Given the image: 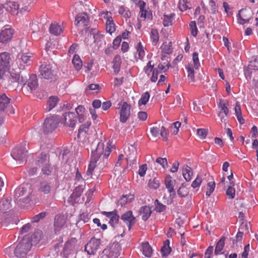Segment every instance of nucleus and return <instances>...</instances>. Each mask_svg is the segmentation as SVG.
I'll list each match as a JSON object with an SVG mask.
<instances>
[{
  "label": "nucleus",
  "instance_id": "f257e3e1",
  "mask_svg": "<svg viewBox=\"0 0 258 258\" xmlns=\"http://www.w3.org/2000/svg\"><path fill=\"white\" fill-rule=\"evenodd\" d=\"M110 145H107L104 150V144L102 142H93L91 145V157L86 174L92 175L95 168L102 169L106 164L107 157L110 154Z\"/></svg>",
  "mask_w": 258,
  "mask_h": 258
},
{
  "label": "nucleus",
  "instance_id": "f03ea898",
  "mask_svg": "<svg viewBox=\"0 0 258 258\" xmlns=\"http://www.w3.org/2000/svg\"><path fill=\"white\" fill-rule=\"evenodd\" d=\"M40 236V234L36 233L32 235L31 239L29 237H25L17 245L13 244L6 248L5 252L11 257H13L14 255L18 257H24L31 249L32 244L39 241Z\"/></svg>",
  "mask_w": 258,
  "mask_h": 258
},
{
  "label": "nucleus",
  "instance_id": "7ed1b4c3",
  "mask_svg": "<svg viewBox=\"0 0 258 258\" xmlns=\"http://www.w3.org/2000/svg\"><path fill=\"white\" fill-rule=\"evenodd\" d=\"M24 69V66H0V84L8 88L18 82Z\"/></svg>",
  "mask_w": 258,
  "mask_h": 258
},
{
  "label": "nucleus",
  "instance_id": "20e7f679",
  "mask_svg": "<svg viewBox=\"0 0 258 258\" xmlns=\"http://www.w3.org/2000/svg\"><path fill=\"white\" fill-rule=\"evenodd\" d=\"M36 164L41 168V174L44 176L51 175L56 169V166L50 162V156L47 153H41L37 157Z\"/></svg>",
  "mask_w": 258,
  "mask_h": 258
},
{
  "label": "nucleus",
  "instance_id": "39448f33",
  "mask_svg": "<svg viewBox=\"0 0 258 258\" xmlns=\"http://www.w3.org/2000/svg\"><path fill=\"white\" fill-rule=\"evenodd\" d=\"M39 71L41 77L50 82H55L58 79L57 72L52 70L51 66H40Z\"/></svg>",
  "mask_w": 258,
  "mask_h": 258
},
{
  "label": "nucleus",
  "instance_id": "423d86ee",
  "mask_svg": "<svg viewBox=\"0 0 258 258\" xmlns=\"http://www.w3.org/2000/svg\"><path fill=\"white\" fill-rule=\"evenodd\" d=\"M59 120L57 116H51L48 117L44 120L43 130L45 134L52 133L58 126Z\"/></svg>",
  "mask_w": 258,
  "mask_h": 258
},
{
  "label": "nucleus",
  "instance_id": "0eeeda50",
  "mask_svg": "<svg viewBox=\"0 0 258 258\" xmlns=\"http://www.w3.org/2000/svg\"><path fill=\"white\" fill-rule=\"evenodd\" d=\"M27 150L24 147L14 148L12 153L13 158L17 161H19V164H22L26 160Z\"/></svg>",
  "mask_w": 258,
  "mask_h": 258
},
{
  "label": "nucleus",
  "instance_id": "6e6552de",
  "mask_svg": "<svg viewBox=\"0 0 258 258\" xmlns=\"http://www.w3.org/2000/svg\"><path fill=\"white\" fill-rule=\"evenodd\" d=\"M100 245V240L93 238L87 243L85 249L89 254H94L99 248Z\"/></svg>",
  "mask_w": 258,
  "mask_h": 258
},
{
  "label": "nucleus",
  "instance_id": "1a4fd4ad",
  "mask_svg": "<svg viewBox=\"0 0 258 258\" xmlns=\"http://www.w3.org/2000/svg\"><path fill=\"white\" fill-rule=\"evenodd\" d=\"M131 106L126 102H123L120 110V121L125 123L130 116Z\"/></svg>",
  "mask_w": 258,
  "mask_h": 258
},
{
  "label": "nucleus",
  "instance_id": "9d476101",
  "mask_svg": "<svg viewBox=\"0 0 258 258\" xmlns=\"http://www.w3.org/2000/svg\"><path fill=\"white\" fill-rule=\"evenodd\" d=\"M63 123L66 126L74 127L77 122L76 116L74 112H66L63 115Z\"/></svg>",
  "mask_w": 258,
  "mask_h": 258
},
{
  "label": "nucleus",
  "instance_id": "9b49d317",
  "mask_svg": "<svg viewBox=\"0 0 258 258\" xmlns=\"http://www.w3.org/2000/svg\"><path fill=\"white\" fill-rule=\"evenodd\" d=\"M121 247L118 244H113L104 250V253L108 254L110 258H117L120 255Z\"/></svg>",
  "mask_w": 258,
  "mask_h": 258
},
{
  "label": "nucleus",
  "instance_id": "f8f14e48",
  "mask_svg": "<svg viewBox=\"0 0 258 258\" xmlns=\"http://www.w3.org/2000/svg\"><path fill=\"white\" fill-rule=\"evenodd\" d=\"M120 219L127 225L129 229H131L136 223V218L132 211L125 212L121 215Z\"/></svg>",
  "mask_w": 258,
  "mask_h": 258
},
{
  "label": "nucleus",
  "instance_id": "ddd939ff",
  "mask_svg": "<svg viewBox=\"0 0 258 258\" xmlns=\"http://www.w3.org/2000/svg\"><path fill=\"white\" fill-rule=\"evenodd\" d=\"M101 214L105 215L109 219V223L113 227L118 223L119 216L117 213V211L114 210L111 212L102 211Z\"/></svg>",
  "mask_w": 258,
  "mask_h": 258
},
{
  "label": "nucleus",
  "instance_id": "4468645a",
  "mask_svg": "<svg viewBox=\"0 0 258 258\" xmlns=\"http://www.w3.org/2000/svg\"><path fill=\"white\" fill-rule=\"evenodd\" d=\"M176 181L172 179L170 175L167 176L165 178V184L168 191L170 193V198H173L175 196V191L174 188Z\"/></svg>",
  "mask_w": 258,
  "mask_h": 258
},
{
  "label": "nucleus",
  "instance_id": "2eb2a0df",
  "mask_svg": "<svg viewBox=\"0 0 258 258\" xmlns=\"http://www.w3.org/2000/svg\"><path fill=\"white\" fill-rule=\"evenodd\" d=\"M89 23V18L86 13H80L75 17V25L77 26H86Z\"/></svg>",
  "mask_w": 258,
  "mask_h": 258
},
{
  "label": "nucleus",
  "instance_id": "dca6fc26",
  "mask_svg": "<svg viewBox=\"0 0 258 258\" xmlns=\"http://www.w3.org/2000/svg\"><path fill=\"white\" fill-rule=\"evenodd\" d=\"M66 222V219L63 215H57L55 216L53 226L55 233L59 232L62 229Z\"/></svg>",
  "mask_w": 258,
  "mask_h": 258
},
{
  "label": "nucleus",
  "instance_id": "f3484780",
  "mask_svg": "<svg viewBox=\"0 0 258 258\" xmlns=\"http://www.w3.org/2000/svg\"><path fill=\"white\" fill-rule=\"evenodd\" d=\"M144 70L148 76L152 75L150 79L152 82H155L157 80L159 72L157 68H154V66H146Z\"/></svg>",
  "mask_w": 258,
  "mask_h": 258
},
{
  "label": "nucleus",
  "instance_id": "a211bd4d",
  "mask_svg": "<svg viewBox=\"0 0 258 258\" xmlns=\"http://www.w3.org/2000/svg\"><path fill=\"white\" fill-rule=\"evenodd\" d=\"M13 31L10 28H5L0 33V42L2 43H7L12 38Z\"/></svg>",
  "mask_w": 258,
  "mask_h": 258
},
{
  "label": "nucleus",
  "instance_id": "6ab92c4d",
  "mask_svg": "<svg viewBox=\"0 0 258 258\" xmlns=\"http://www.w3.org/2000/svg\"><path fill=\"white\" fill-rule=\"evenodd\" d=\"M244 74L247 80H250L252 75L258 74V68L256 66H246L243 68Z\"/></svg>",
  "mask_w": 258,
  "mask_h": 258
},
{
  "label": "nucleus",
  "instance_id": "aec40b11",
  "mask_svg": "<svg viewBox=\"0 0 258 258\" xmlns=\"http://www.w3.org/2000/svg\"><path fill=\"white\" fill-rule=\"evenodd\" d=\"M172 52V43L171 42H169L168 45H164L163 46V50H162V56L161 59L162 60H166V62H164L163 64H170V60H168L167 59V55L170 54Z\"/></svg>",
  "mask_w": 258,
  "mask_h": 258
},
{
  "label": "nucleus",
  "instance_id": "412c9836",
  "mask_svg": "<svg viewBox=\"0 0 258 258\" xmlns=\"http://www.w3.org/2000/svg\"><path fill=\"white\" fill-rule=\"evenodd\" d=\"M33 63V57L28 56L25 54H19L16 58V63L22 64L23 63H29V64Z\"/></svg>",
  "mask_w": 258,
  "mask_h": 258
},
{
  "label": "nucleus",
  "instance_id": "4be33fe9",
  "mask_svg": "<svg viewBox=\"0 0 258 258\" xmlns=\"http://www.w3.org/2000/svg\"><path fill=\"white\" fill-rule=\"evenodd\" d=\"M140 250L148 257L151 256L153 253V249L148 242H143L140 244Z\"/></svg>",
  "mask_w": 258,
  "mask_h": 258
},
{
  "label": "nucleus",
  "instance_id": "5701e85b",
  "mask_svg": "<svg viewBox=\"0 0 258 258\" xmlns=\"http://www.w3.org/2000/svg\"><path fill=\"white\" fill-rule=\"evenodd\" d=\"M11 207V199L4 197L0 200V212L6 213Z\"/></svg>",
  "mask_w": 258,
  "mask_h": 258
},
{
  "label": "nucleus",
  "instance_id": "b1692460",
  "mask_svg": "<svg viewBox=\"0 0 258 258\" xmlns=\"http://www.w3.org/2000/svg\"><path fill=\"white\" fill-rule=\"evenodd\" d=\"M50 183L46 180L40 182L38 191L45 195L48 194L51 191Z\"/></svg>",
  "mask_w": 258,
  "mask_h": 258
},
{
  "label": "nucleus",
  "instance_id": "393cba45",
  "mask_svg": "<svg viewBox=\"0 0 258 258\" xmlns=\"http://www.w3.org/2000/svg\"><path fill=\"white\" fill-rule=\"evenodd\" d=\"M140 214L142 215V219L146 221L150 217L152 211L149 206H145L140 208Z\"/></svg>",
  "mask_w": 258,
  "mask_h": 258
},
{
  "label": "nucleus",
  "instance_id": "a878e982",
  "mask_svg": "<svg viewBox=\"0 0 258 258\" xmlns=\"http://www.w3.org/2000/svg\"><path fill=\"white\" fill-rule=\"evenodd\" d=\"M134 200V196L131 194L122 196L117 201V205L123 206L128 203H131Z\"/></svg>",
  "mask_w": 258,
  "mask_h": 258
},
{
  "label": "nucleus",
  "instance_id": "bb28decb",
  "mask_svg": "<svg viewBox=\"0 0 258 258\" xmlns=\"http://www.w3.org/2000/svg\"><path fill=\"white\" fill-rule=\"evenodd\" d=\"M243 13H251V11L250 10H247L246 9H242L239 11L237 17L238 23L240 24H244L249 22V18H243Z\"/></svg>",
  "mask_w": 258,
  "mask_h": 258
},
{
  "label": "nucleus",
  "instance_id": "cd10ccee",
  "mask_svg": "<svg viewBox=\"0 0 258 258\" xmlns=\"http://www.w3.org/2000/svg\"><path fill=\"white\" fill-rule=\"evenodd\" d=\"M27 191L26 187H25L24 185H20L15 190L14 198L16 200H18L20 197L25 196Z\"/></svg>",
  "mask_w": 258,
  "mask_h": 258
},
{
  "label": "nucleus",
  "instance_id": "c85d7f7f",
  "mask_svg": "<svg viewBox=\"0 0 258 258\" xmlns=\"http://www.w3.org/2000/svg\"><path fill=\"white\" fill-rule=\"evenodd\" d=\"M182 175L186 181H190L193 176L191 168L187 165H185L182 168Z\"/></svg>",
  "mask_w": 258,
  "mask_h": 258
},
{
  "label": "nucleus",
  "instance_id": "c756f323",
  "mask_svg": "<svg viewBox=\"0 0 258 258\" xmlns=\"http://www.w3.org/2000/svg\"><path fill=\"white\" fill-rule=\"evenodd\" d=\"M12 62L11 54L7 52L0 53V64H10Z\"/></svg>",
  "mask_w": 258,
  "mask_h": 258
},
{
  "label": "nucleus",
  "instance_id": "7c9ffc66",
  "mask_svg": "<svg viewBox=\"0 0 258 258\" xmlns=\"http://www.w3.org/2000/svg\"><path fill=\"white\" fill-rule=\"evenodd\" d=\"M58 101V98L56 96H50L48 99L46 110L50 111L55 107Z\"/></svg>",
  "mask_w": 258,
  "mask_h": 258
},
{
  "label": "nucleus",
  "instance_id": "2f4dec72",
  "mask_svg": "<svg viewBox=\"0 0 258 258\" xmlns=\"http://www.w3.org/2000/svg\"><path fill=\"white\" fill-rule=\"evenodd\" d=\"M10 99H9L5 94L0 96V110L4 111L5 109L9 105Z\"/></svg>",
  "mask_w": 258,
  "mask_h": 258
},
{
  "label": "nucleus",
  "instance_id": "473e14b6",
  "mask_svg": "<svg viewBox=\"0 0 258 258\" xmlns=\"http://www.w3.org/2000/svg\"><path fill=\"white\" fill-rule=\"evenodd\" d=\"M186 69L188 72L187 77L191 82H195L194 74L196 71L198 70V66H186Z\"/></svg>",
  "mask_w": 258,
  "mask_h": 258
},
{
  "label": "nucleus",
  "instance_id": "72a5a7b5",
  "mask_svg": "<svg viewBox=\"0 0 258 258\" xmlns=\"http://www.w3.org/2000/svg\"><path fill=\"white\" fill-rule=\"evenodd\" d=\"M28 86L31 90H35L38 86V80L36 75L32 74L30 76L28 82Z\"/></svg>",
  "mask_w": 258,
  "mask_h": 258
},
{
  "label": "nucleus",
  "instance_id": "f704fd0d",
  "mask_svg": "<svg viewBox=\"0 0 258 258\" xmlns=\"http://www.w3.org/2000/svg\"><path fill=\"white\" fill-rule=\"evenodd\" d=\"M228 106V102L227 100L220 99L218 104V107L220 109L219 113H221V114L224 113L225 114H228L229 109Z\"/></svg>",
  "mask_w": 258,
  "mask_h": 258
},
{
  "label": "nucleus",
  "instance_id": "c9c22d12",
  "mask_svg": "<svg viewBox=\"0 0 258 258\" xmlns=\"http://www.w3.org/2000/svg\"><path fill=\"white\" fill-rule=\"evenodd\" d=\"M225 239L226 238L222 236L217 243L214 252L216 255H218L221 253V252L223 250L225 245Z\"/></svg>",
  "mask_w": 258,
  "mask_h": 258
},
{
  "label": "nucleus",
  "instance_id": "e433bc0d",
  "mask_svg": "<svg viewBox=\"0 0 258 258\" xmlns=\"http://www.w3.org/2000/svg\"><path fill=\"white\" fill-rule=\"evenodd\" d=\"M91 124V121H88L80 126L78 134V138H80L81 135L83 136L88 133Z\"/></svg>",
  "mask_w": 258,
  "mask_h": 258
},
{
  "label": "nucleus",
  "instance_id": "4c0bfd02",
  "mask_svg": "<svg viewBox=\"0 0 258 258\" xmlns=\"http://www.w3.org/2000/svg\"><path fill=\"white\" fill-rule=\"evenodd\" d=\"M49 31L50 33L56 36L60 35L62 32V30L60 26L55 23H52L50 25Z\"/></svg>",
  "mask_w": 258,
  "mask_h": 258
},
{
  "label": "nucleus",
  "instance_id": "58836bf2",
  "mask_svg": "<svg viewBox=\"0 0 258 258\" xmlns=\"http://www.w3.org/2000/svg\"><path fill=\"white\" fill-rule=\"evenodd\" d=\"M106 29L107 32L111 34L115 31V24L111 17L108 18L106 23Z\"/></svg>",
  "mask_w": 258,
  "mask_h": 258
},
{
  "label": "nucleus",
  "instance_id": "ea45409f",
  "mask_svg": "<svg viewBox=\"0 0 258 258\" xmlns=\"http://www.w3.org/2000/svg\"><path fill=\"white\" fill-rule=\"evenodd\" d=\"M171 251V248L169 246V240H166L164 242L163 246L161 249V252L162 256L168 255Z\"/></svg>",
  "mask_w": 258,
  "mask_h": 258
},
{
  "label": "nucleus",
  "instance_id": "a19ab883",
  "mask_svg": "<svg viewBox=\"0 0 258 258\" xmlns=\"http://www.w3.org/2000/svg\"><path fill=\"white\" fill-rule=\"evenodd\" d=\"M76 112L78 116V119L80 122H83L84 120L85 108L82 105H79L76 108Z\"/></svg>",
  "mask_w": 258,
  "mask_h": 258
},
{
  "label": "nucleus",
  "instance_id": "79ce46f5",
  "mask_svg": "<svg viewBox=\"0 0 258 258\" xmlns=\"http://www.w3.org/2000/svg\"><path fill=\"white\" fill-rule=\"evenodd\" d=\"M177 192L180 197L184 198L188 196L189 189L184 184H182L181 186L177 190Z\"/></svg>",
  "mask_w": 258,
  "mask_h": 258
},
{
  "label": "nucleus",
  "instance_id": "37998d69",
  "mask_svg": "<svg viewBox=\"0 0 258 258\" xmlns=\"http://www.w3.org/2000/svg\"><path fill=\"white\" fill-rule=\"evenodd\" d=\"M234 183L233 181L230 182V185L227 188L226 194L229 199H233L235 197V190L233 187Z\"/></svg>",
  "mask_w": 258,
  "mask_h": 258
},
{
  "label": "nucleus",
  "instance_id": "c03bdc74",
  "mask_svg": "<svg viewBox=\"0 0 258 258\" xmlns=\"http://www.w3.org/2000/svg\"><path fill=\"white\" fill-rule=\"evenodd\" d=\"M175 15L174 13H171L170 15H164L163 25L164 27H167L172 25V19L174 18Z\"/></svg>",
  "mask_w": 258,
  "mask_h": 258
},
{
  "label": "nucleus",
  "instance_id": "a18cd8bd",
  "mask_svg": "<svg viewBox=\"0 0 258 258\" xmlns=\"http://www.w3.org/2000/svg\"><path fill=\"white\" fill-rule=\"evenodd\" d=\"M150 97V95L149 92H146L143 93L140 99L138 101V105L139 106H141L142 105H146L148 102L149 98Z\"/></svg>",
  "mask_w": 258,
  "mask_h": 258
},
{
  "label": "nucleus",
  "instance_id": "49530a36",
  "mask_svg": "<svg viewBox=\"0 0 258 258\" xmlns=\"http://www.w3.org/2000/svg\"><path fill=\"white\" fill-rule=\"evenodd\" d=\"M155 210L158 213L164 212L166 209V206L160 203L158 200H155Z\"/></svg>",
  "mask_w": 258,
  "mask_h": 258
},
{
  "label": "nucleus",
  "instance_id": "de8ad7c7",
  "mask_svg": "<svg viewBox=\"0 0 258 258\" xmlns=\"http://www.w3.org/2000/svg\"><path fill=\"white\" fill-rule=\"evenodd\" d=\"M47 213L46 212H42L37 215L34 216L32 219V222L34 223H37L41 220L44 219L46 216Z\"/></svg>",
  "mask_w": 258,
  "mask_h": 258
},
{
  "label": "nucleus",
  "instance_id": "09e8293b",
  "mask_svg": "<svg viewBox=\"0 0 258 258\" xmlns=\"http://www.w3.org/2000/svg\"><path fill=\"white\" fill-rule=\"evenodd\" d=\"M148 186L150 188L157 189L160 186L159 180L156 178L150 179L148 182Z\"/></svg>",
  "mask_w": 258,
  "mask_h": 258
},
{
  "label": "nucleus",
  "instance_id": "8fccbe9b",
  "mask_svg": "<svg viewBox=\"0 0 258 258\" xmlns=\"http://www.w3.org/2000/svg\"><path fill=\"white\" fill-rule=\"evenodd\" d=\"M159 34L157 29H153L151 32V38L155 45L157 44L159 40Z\"/></svg>",
  "mask_w": 258,
  "mask_h": 258
},
{
  "label": "nucleus",
  "instance_id": "3c124183",
  "mask_svg": "<svg viewBox=\"0 0 258 258\" xmlns=\"http://www.w3.org/2000/svg\"><path fill=\"white\" fill-rule=\"evenodd\" d=\"M189 25L191 35L194 37L197 36L198 33V29L197 27L196 22L194 21L190 22Z\"/></svg>",
  "mask_w": 258,
  "mask_h": 258
},
{
  "label": "nucleus",
  "instance_id": "603ef678",
  "mask_svg": "<svg viewBox=\"0 0 258 258\" xmlns=\"http://www.w3.org/2000/svg\"><path fill=\"white\" fill-rule=\"evenodd\" d=\"M215 188V183L214 181L209 182L208 183L207 191L206 195L209 197L210 195L214 191Z\"/></svg>",
  "mask_w": 258,
  "mask_h": 258
},
{
  "label": "nucleus",
  "instance_id": "864d4df0",
  "mask_svg": "<svg viewBox=\"0 0 258 258\" xmlns=\"http://www.w3.org/2000/svg\"><path fill=\"white\" fill-rule=\"evenodd\" d=\"M83 185H79L74 190L73 194L77 197H80L83 192L84 187Z\"/></svg>",
  "mask_w": 258,
  "mask_h": 258
},
{
  "label": "nucleus",
  "instance_id": "5fc2aeb1",
  "mask_svg": "<svg viewBox=\"0 0 258 258\" xmlns=\"http://www.w3.org/2000/svg\"><path fill=\"white\" fill-rule=\"evenodd\" d=\"M203 179L200 176L198 175L196 178L192 181L191 186L194 188L199 187L202 182Z\"/></svg>",
  "mask_w": 258,
  "mask_h": 258
},
{
  "label": "nucleus",
  "instance_id": "6e6d98bb",
  "mask_svg": "<svg viewBox=\"0 0 258 258\" xmlns=\"http://www.w3.org/2000/svg\"><path fill=\"white\" fill-rule=\"evenodd\" d=\"M197 133L201 139H204L207 135L208 131L205 128H198Z\"/></svg>",
  "mask_w": 258,
  "mask_h": 258
},
{
  "label": "nucleus",
  "instance_id": "4d7b16f0",
  "mask_svg": "<svg viewBox=\"0 0 258 258\" xmlns=\"http://www.w3.org/2000/svg\"><path fill=\"white\" fill-rule=\"evenodd\" d=\"M147 170V164H143L139 166L138 174L141 177H144L146 174Z\"/></svg>",
  "mask_w": 258,
  "mask_h": 258
},
{
  "label": "nucleus",
  "instance_id": "13d9d810",
  "mask_svg": "<svg viewBox=\"0 0 258 258\" xmlns=\"http://www.w3.org/2000/svg\"><path fill=\"white\" fill-rule=\"evenodd\" d=\"M181 126V122L179 121H176L172 124L171 127L173 128V133L174 135H176L179 132V128Z\"/></svg>",
  "mask_w": 258,
  "mask_h": 258
},
{
  "label": "nucleus",
  "instance_id": "bf43d9fd",
  "mask_svg": "<svg viewBox=\"0 0 258 258\" xmlns=\"http://www.w3.org/2000/svg\"><path fill=\"white\" fill-rule=\"evenodd\" d=\"M137 52L138 53L139 57L141 59L143 58L145 52L143 49V47L141 44V42H139L137 46Z\"/></svg>",
  "mask_w": 258,
  "mask_h": 258
},
{
  "label": "nucleus",
  "instance_id": "052dcab7",
  "mask_svg": "<svg viewBox=\"0 0 258 258\" xmlns=\"http://www.w3.org/2000/svg\"><path fill=\"white\" fill-rule=\"evenodd\" d=\"M136 159V153L135 151H133L132 153L126 155V160L128 162L131 163H134V161Z\"/></svg>",
  "mask_w": 258,
  "mask_h": 258
},
{
  "label": "nucleus",
  "instance_id": "680f3d73",
  "mask_svg": "<svg viewBox=\"0 0 258 258\" xmlns=\"http://www.w3.org/2000/svg\"><path fill=\"white\" fill-rule=\"evenodd\" d=\"M156 162L158 164H160L163 168H166L167 166V161L166 158H158Z\"/></svg>",
  "mask_w": 258,
  "mask_h": 258
},
{
  "label": "nucleus",
  "instance_id": "e2e57ef3",
  "mask_svg": "<svg viewBox=\"0 0 258 258\" xmlns=\"http://www.w3.org/2000/svg\"><path fill=\"white\" fill-rule=\"evenodd\" d=\"M121 41V37L120 36H117L113 41V46L112 47L115 49H116L118 48L119 46L120 45V43Z\"/></svg>",
  "mask_w": 258,
  "mask_h": 258
},
{
  "label": "nucleus",
  "instance_id": "0e129e2a",
  "mask_svg": "<svg viewBox=\"0 0 258 258\" xmlns=\"http://www.w3.org/2000/svg\"><path fill=\"white\" fill-rule=\"evenodd\" d=\"M249 249V244H248L244 247V250L241 253V258H248Z\"/></svg>",
  "mask_w": 258,
  "mask_h": 258
},
{
  "label": "nucleus",
  "instance_id": "69168bd1",
  "mask_svg": "<svg viewBox=\"0 0 258 258\" xmlns=\"http://www.w3.org/2000/svg\"><path fill=\"white\" fill-rule=\"evenodd\" d=\"M73 64H80L82 63V61L78 54H75L72 60Z\"/></svg>",
  "mask_w": 258,
  "mask_h": 258
},
{
  "label": "nucleus",
  "instance_id": "338daca9",
  "mask_svg": "<svg viewBox=\"0 0 258 258\" xmlns=\"http://www.w3.org/2000/svg\"><path fill=\"white\" fill-rule=\"evenodd\" d=\"M187 4V3H185L184 1H183L182 2L180 1L178 6L179 10L181 11H184L188 9L189 7Z\"/></svg>",
  "mask_w": 258,
  "mask_h": 258
},
{
  "label": "nucleus",
  "instance_id": "774afa93",
  "mask_svg": "<svg viewBox=\"0 0 258 258\" xmlns=\"http://www.w3.org/2000/svg\"><path fill=\"white\" fill-rule=\"evenodd\" d=\"M213 246H210L206 249V252L205 253V258H211V255L213 253Z\"/></svg>",
  "mask_w": 258,
  "mask_h": 258
}]
</instances>
